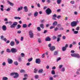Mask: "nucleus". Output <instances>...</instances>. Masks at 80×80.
Segmentation results:
<instances>
[{
  "mask_svg": "<svg viewBox=\"0 0 80 80\" xmlns=\"http://www.w3.org/2000/svg\"><path fill=\"white\" fill-rule=\"evenodd\" d=\"M71 55L72 57H76V58H80V55H79V54L78 53H72L71 54Z\"/></svg>",
  "mask_w": 80,
  "mask_h": 80,
  "instance_id": "nucleus-3",
  "label": "nucleus"
},
{
  "mask_svg": "<svg viewBox=\"0 0 80 80\" xmlns=\"http://www.w3.org/2000/svg\"><path fill=\"white\" fill-rule=\"evenodd\" d=\"M4 38V37L3 36H1V39L3 40V38Z\"/></svg>",
  "mask_w": 80,
  "mask_h": 80,
  "instance_id": "nucleus-49",
  "label": "nucleus"
},
{
  "mask_svg": "<svg viewBox=\"0 0 80 80\" xmlns=\"http://www.w3.org/2000/svg\"><path fill=\"white\" fill-rule=\"evenodd\" d=\"M79 23L78 21H73L71 22V25L72 27H76V26L77 25V23Z\"/></svg>",
  "mask_w": 80,
  "mask_h": 80,
  "instance_id": "nucleus-2",
  "label": "nucleus"
},
{
  "mask_svg": "<svg viewBox=\"0 0 80 80\" xmlns=\"http://www.w3.org/2000/svg\"><path fill=\"white\" fill-rule=\"evenodd\" d=\"M34 73H37V69H35L34 70Z\"/></svg>",
  "mask_w": 80,
  "mask_h": 80,
  "instance_id": "nucleus-47",
  "label": "nucleus"
},
{
  "mask_svg": "<svg viewBox=\"0 0 80 80\" xmlns=\"http://www.w3.org/2000/svg\"><path fill=\"white\" fill-rule=\"evenodd\" d=\"M38 72L39 73H43V69L39 70L38 71Z\"/></svg>",
  "mask_w": 80,
  "mask_h": 80,
  "instance_id": "nucleus-16",
  "label": "nucleus"
},
{
  "mask_svg": "<svg viewBox=\"0 0 80 80\" xmlns=\"http://www.w3.org/2000/svg\"><path fill=\"white\" fill-rule=\"evenodd\" d=\"M45 40V41L47 42H50V41H51V38H50L49 37H47Z\"/></svg>",
  "mask_w": 80,
  "mask_h": 80,
  "instance_id": "nucleus-12",
  "label": "nucleus"
},
{
  "mask_svg": "<svg viewBox=\"0 0 80 80\" xmlns=\"http://www.w3.org/2000/svg\"><path fill=\"white\" fill-rule=\"evenodd\" d=\"M10 75L11 76L15 75L13 76V78H18L19 76V74H18V73L14 72L11 73L10 74Z\"/></svg>",
  "mask_w": 80,
  "mask_h": 80,
  "instance_id": "nucleus-1",
  "label": "nucleus"
},
{
  "mask_svg": "<svg viewBox=\"0 0 80 80\" xmlns=\"http://www.w3.org/2000/svg\"><path fill=\"white\" fill-rule=\"evenodd\" d=\"M47 32V30H45L44 31V33H46Z\"/></svg>",
  "mask_w": 80,
  "mask_h": 80,
  "instance_id": "nucleus-64",
  "label": "nucleus"
},
{
  "mask_svg": "<svg viewBox=\"0 0 80 80\" xmlns=\"http://www.w3.org/2000/svg\"><path fill=\"white\" fill-rule=\"evenodd\" d=\"M41 62V60L39 58L36 59V63H38V64H39Z\"/></svg>",
  "mask_w": 80,
  "mask_h": 80,
  "instance_id": "nucleus-8",
  "label": "nucleus"
},
{
  "mask_svg": "<svg viewBox=\"0 0 80 80\" xmlns=\"http://www.w3.org/2000/svg\"><path fill=\"white\" fill-rule=\"evenodd\" d=\"M62 67H63V65H59V68H62Z\"/></svg>",
  "mask_w": 80,
  "mask_h": 80,
  "instance_id": "nucleus-53",
  "label": "nucleus"
},
{
  "mask_svg": "<svg viewBox=\"0 0 80 80\" xmlns=\"http://www.w3.org/2000/svg\"><path fill=\"white\" fill-rule=\"evenodd\" d=\"M46 12L47 15H50L51 13H52V10L48 8L46 10Z\"/></svg>",
  "mask_w": 80,
  "mask_h": 80,
  "instance_id": "nucleus-4",
  "label": "nucleus"
},
{
  "mask_svg": "<svg viewBox=\"0 0 80 80\" xmlns=\"http://www.w3.org/2000/svg\"><path fill=\"white\" fill-rule=\"evenodd\" d=\"M2 65H3V66H5V65H6V63L5 62H4L2 63Z\"/></svg>",
  "mask_w": 80,
  "mask_h": 80,
  "instance_id": "nucleus-52",
  "label": "nucleus"
},
{
  "mask_svg": "<svg viewBox=\"0 0 80 80\" xmlns=\"http://www.w3.org/2000/svg\"><path fill=\"white\" fill-rule=\"evenodd\" d=\"M18 62H22V58L21 57H19L18 58Z\"/></svg>",
  "mask_w": 80,
  "mask_h": 80,
  "instance_id": "nucleus-24",
  "label": "nucleus"
},
{
  "mask_svg": "<svg viewBox=\"0 0 80 80\" xmlns=\"http://www.w3.org/2000/svg\"><path fill=\"white\" fill-rule=\"evenodd\" d=\"M62 50L63 52H65L67 50V48L65 47H62Z\"/></svg>",
  "mask_w": 80,
  "mask_h": 80,
  "instance_id": "nucleus-21",
  "label": "nucleus"
},
{
  "mask_svg": "<svg viewBox=\"0 0 80 80\" xmlns=\"http://www.w3.org/2000/svg\"><path fill=\"white\" fill-rule=\"evenodd\" d=\"M80 29V27H77L76 29V30H77V31H78V30Z\"/></svg>",
  "mask_w": 80,
  "mask_h": 80,
  "instance_id": "nucleus-45",
  "label": "nucleus"
},
{
  "mask_svg": "<svg viewBox=\"0 0 80 80\" xmlns=\"http://www.w3.org/2000/svg\"><path fill=\"white\" fill-rule=\"evenodd\" d=\"M10 45L12 47L14 46L15 45V42L13 41H11L10 43Z\"/></svg>",
  "mask_w": 80,
  "mask_h": 80,
  "instance_id": "nucleus-13",
  "label": "nucleus"
},
{
  "mask_svg": "<svg viewBox=\"0 0 80 80\" xmlns=\"http://www.w3.org/2000/svg\"><path fill=\"white\" fill-rule=\"evenodd\" d=\"M3 80H8V78L7 77H3L2 78Z\"/></svg>",
  "mask_w": 80,
  "mask_h": 80,
  "instance_id": "nucleus-27",
  "label": "nucleus"
},
{
  "mask_svg": "<svg viewBox=\"0 0 80 80\" xmlns=\"http://www.w3.org/2000/svg\"><path fill=\"white\" fill-rule=\"evenodd\" d=\"M57 17V16L56 14H54L53 16V17H54L55 18H56V17Z\"/></svg>",
  "mask_w": 80,
  "mask_h": 80,
  "instance_id": "nucleus-62",
  "label": "nucleus"
},
{
  "mask_svg": "<svg viewBox=\"0 0 80 80\" xmlns=\"http://www.w3.org/2000/svg\"><path fill=\"white\" fill-rule=\"evenodd\" d=\"M60 18H61V16H58L57 17V18H58V19H60Z\"/></svg>",
  "mask_w": 80,
  "mask_h": 80,
  "instance_id": "nucleus-51",
  "label": "nucleus"
},
{
  "mask_svg": "<svg viewBox=\"0 0 80 80\" xmlns=\"http://www.w3.org/2000/svg\"><path fill=\"white\" fill-rule=\"evenodd\" d=\"M51 73L52 75H55V72L54 70H52L51 72Z\"/></svg>",
  "mask_w": 80,
  "mask_h": 80,
  "instance_id": "nucleus-28",
  "label": "nucleus"
},
{
  "mask_svg": "<svg viewBox=\"0 0 80 80\" xmlns=\"http://www.w3.org/2000/svg\"><path fill=\"white\" fill-rule=\"evenodd\" d=\"M11 51L12 53H16L17 52V49L15 48H12L11 49Z\"/></svg>",
  "mask_w": 80,
  "mask_h": 80,
  "instance_id": "nucleus-6",
  "label": "nucleus"
},
{
  "mask_svg": "<svg viewBox=\"0 0 80 80\" xmlns=\"http://www.w3.org/2000/svg\"><path fill=\"white\" fill-rule=\"evenodd\" d=\"M48 47H50H50H52V44H51V43H49L48 45Z\"/></svg>",
  "mask_w": 80,
  "mask_h": 80,
  "instance_id": "nucleus-57",
  "label": "nucleus"
},
{
  "mask_svg": "<svg viewBox=\"0 0 80 80\" xmlns=\"http://www.w3.org/2000/svg\"><path fill=\"white\" fill-rule=\"evenodd\" d=\"M32 15V13L30 12L28 14V16H31Z\"/></svg>",
  "mask_w": 80,
  "mask_h": 80,
  "instance_id": "nucleus-55",
  "label": "nucleus"
},
{
  "mask_svg": "<svg viewBox=\"0 0 80 80\" xmlns=\"http://www.w3.org/2000/svg\"><path fill=\"white\" fill-rule=\"evenodd\" d=\"M29 34L31 38H33V31H32L30 30L29 31Z\"/></svg>",
  "mask_w": 80,
  "mask_h": 80,
  "instance_id": "nucleus-5",
  "label": "nucleus"
},
{
  "mask_svg": "<svg viewBox=\"0 0 80 80\" xmlns=\"http://www.w3.org/2000/svg\"><path fill=\"white\" fill-rule=\"evenodd\" d=\"M15 42H16V44L17 45L19 44V41L17 40V39H15Z\"/></svg>",
  "mask_w": 80,
  "mask_h": 80,
  "instance_id": "nucleus-29",
  "label": "nucleus"
},
{
  "mask_svg": "<svg viewBox=\"0 0 80 80\" xmlns=\"http://www.w3.org/2000/svg\"><path fill=\"white\" fill-rule=\"evenodd\" d=\"M13 25H14V26H16V25H17L18 24V22H13Z\"/></svg>",
  "mask_w": 80,
  "mask_h": 80,
  "instance_id": "nucleus-30",
  "label": "nucleus"
},
{
  "mask_svg": "<svg viewBox=\"0 0 80 80\" xmlns=\"http://www.w3.org/2000/svg\"><path fill=\"white\" fill-rule=\"evenodd\" d=\"M17 33H18V34H20V33H22V32L20 30H18L17 32Z\"/></svg>",
  "mask_w": 80,
  "mask_h": 80,
  "instance_id": "nucleus-42",
  "label": "nucleus"
},
{
  "mask_svg": "<svg viewBox=\"0 0 80 80\" xmlns=\"http://www.w3.org/2000/svg\"><path fill=\"white\" fill-rule=\"evenodd\" d=\"M10 8H8L6 10V11H7L8 12L10 11Z\"/></svg>",
  "mask_w": 80,
  "mask_h": 80,
  "instance_id": "nucleus-61",
  "label": "nucleus"
},
{
  "mask_svg": "<svg viewBox=\"0 0 80 80\" xmlns=\"http://www.w3.org/2000/svg\"><path fill=\"white\" fill-rule=\"evenodd\" d=\"M6 52L8 53H10V52H11V50H10V49L8 48L6 49Z\"/></svg>",
  "mask_w": 80,
  "mask_h": 80,
  "instance_id": "nucleus-22",
  "label": "nucleus"
},
{
  "mask_svg": "<svg viewBox=\"0 0 80 80\" xmlns=\"http://www.w3.org/2000/svg\"><path fill=\"white\" fill-rule=\"evenodd\" d=\"M58 30V27H56L55 29H54V30L55 31H57Z\"/></svg>",
  "mask_w": 80,
  "mask_h": 80,
  "instance_id": "nucleus-48",
  "label": "nucleus"
},
{
  "mask_svg": "<svg viewBox=\"0 0 80 80\" xmlns=\"http://www.w3.org/2000/svg\"><path fill=\"white\" fill-rule=\"evenodd\" d=\"M57 38V37L55 36H53L52 38V40H56Z\"/></svg>",
  "mask_w": 80,
  "mask_h": 80,
  "instance_id": "nucleus-37",
  "label": "nucleus"
},
{
  "mask_svg": "<svg viewBox=\"0 0 80 80\" xmlns=\"http://www.w3.org/2000/svg\"><path fill=\"white\" fill-rule=\"evenodd\" d=\"M4 52H5V51L3 50L0 52V53L1 55H2V54H3V53H4Z\"/></svg>",
  "mask_w": 80,
  "mask_h": 80,
  "instance_id": "nucleus-40",
  "label": "nucleus"
},
{
  "mask_svg": "<svg viewBox=\"0 0 80 80\" xmlns=\"http://www.w3.org/2000/svg\"><path fill=\"white\" fill-rule=\"evenodd\" d=\"M22 27L23 28H27V26L26 24H22Z\"/></svg>",
  "mask_w": 80,
  "mask_h": 80,
  "instance_id": "nucleus-23",
  "label": "nucleus"
},
{
  "mask_svg": "<svg viewBox=\"0 0 80 80\" xmlns=\"http://www.w3.org/2000/svg\"><path fill=\"white\" fill-rule=\"evenodd\" d=\"M58 52L57 51H55L54 52V55H58Z\"/></svg>",
  "mask_w": 80,
  "mask_h": 80,
  "instance_id": "nucleus-32",
  "label": "nucleus"
},
{
  "mask_svg": "<svg viewBox=\"0 0 80 80\" xmlns=\"http://www.w3.org/2000/svg\"><path fill=\"white\" fill-rule=\"evenodd\" d=\"M65 68H62L61 69V72H65Z\"/></svg>",
  "mask_w": 80,
  "mask_h": 80,
  "instance_id": "nucleus-35",
  "label": "nucleus"
},
{
  "mask_svg": "<svg viewBox=\"0 0 80 80\" xmlns=\"http://www.w3.org/2000/svg\"><path fill=\"white\" fill-rule=\"evenodd\" d=\"M76 73L77 75H80V72H78V71H77Z\"/></svg>",
  "mask_w": 80,
  "mask_h": 80,
  "instance_id": "nucleus-63",
  "label": "nucleus"
},
{
  "mask_svg": "<svg viewBox=\"0 0 80 80\" xmlns=\"http://www.w3.org/2000/svg\"><path fill=\"white\" fill-rule=\"evenodd\" d=\"M40 27L42 29L44 28V24L43 23H41L40 25Z\"/></svg>",
  "mask_w": 80,
  "mask_h": 80,
  "instance_id": "nucleus-14",
  "label": "nucleus"
},
{
  "mask_svg": "<svg viewBox=\"0 0 80 80\" xmlns=\"http://www.w3.org/2000/svg\"><path fill=\"white\" fill-rule=\"evenodd\" d=\"M7 2L8 3V4H9L11 6L13 7V6L14 5V4L13 3H12V2H9V1L8 0Z\"/></svg>",
  "mask_w": 80,
  "mask_h": 80,
  "instance_id": "nucleus-11",
  "label": "nucleus"
},
{
  "mask_svg": "<svg viewBox=\"0 0 80 80\" xmlns=\"http://www.w3.org/2000/svg\"><path fill=\"white\" fill-rule=\"evenodd\" d=\"M10 28H15V26H14L13 24L10 26Z\"/></svg>",
  "mask_w": 80,
  "mask_h": 80,
  "instance_id": "nucleus-31",
  "label": "nucleus"
},
{
  "mask_svg": "<svg viewBox=\"0 0 80 80\" xmlns=\"http://www.w3.org/2000/svg\"><path fill=\"white\" fill-rule=\"evenodd\" d=\"M31 25H32V24L31 23H30L29 24H28V27H30V26H31Z\"/></svg>",
  "mask_w": 80,
  "mask_h": 80,
  "instance_id": "nucleus-60",
  "label": "nucleus"
},
{
  "mask_svg": "<svg viewBox=\"0 0 80 80\" xmlns=\"http://www.w3.org/2000/svg\"><path fill=\"white\" fill-rule=\"evenodd\" d=\"M8 62L9 64H12L13 62V60L11 59L8 58Z\"/></svg>",
  "mask_w": 80,
  "mask_h": 80,
  "instance_id": "nucleus-7",
  "label": "nucleus"
},
{
  "mask_svg": "<svg viewBox=\"0 0 80 80\" xmlns=\"http://www.w3.org/2000/svg\"><path fill=\"white\" fill-rule=\"evenodd\" d=\"M22 9H23V7H21L20 8H18V9H17V11L19 12V11H20V10H22Z\"/></svg>",
  "mask_w": 80,
  "mask_h": 80,
  "instance_id": "nucleus-19",
  "label": "nucleus"
},
{
  "mask_svg": "<svg viewBox=\"0 0 80 80\" xmlns=\"http://www.w3.org/2000/svg\"><path fill=\"white\" fill-rule=\"evenodd\" d=\"M61 0H57V2L58 4H60L61 3Z\"/></svg>",
  "mask_w": 80,
  "mask_h": 80,
  "instance_id": "nucleus-34",
  "label": "nucleus"
},
{
  "mask_svg": "<svg viewBox=\"0 0 80 80\" xmlns=\"http://www.w3.org/2000/svg\"><path fill=\"white\" fill-rule=\"evenodd\" d=\"M49 80H53V78L52 77H50L49 78Z\"/></svg>",
  "mask_w": 80,
  "mask_h": 80,
  "instance_id": "nucleus-50",
  "label": "nucleus"
},
{
  "mask_svg": "<svg viewBox=\"0 0 80 80\" xmlns=\"http://www.w3.org/2000/svg\"><path fill=\"white\" fill-rule=\"evenodd\" d=\"M70 3L71 4H74V3H75V1H72L70 2Z\"/></svg>",
  "mask_w": 80,
  "mask_h": 80,
  "instance_id": "nucleus-44",
  "label": "nucleus"
},
{
  "mask_svg": "<svg viewBox=\"0 0 80 80\" xmlns=\"http://www.w3.org/2000/svg\"><path fill=\"white\" fill-rule=\"evenodd\" d=\"M74 34H77L78 33V31H75L73 32Z\"/></svg>",
  "mask_w": 80,
  "mask_h": 80,
  "instance_id": "nucleus-38",
  "label": "nucleus"
},
{
  "mask_svg": "<svg viewBox=\"0 0 80 80\" xmlns=\"http://www.w3.org/2000/svg\"><path fill=\"white\" fill-rule=\"evenodd\" d=\"M38 42L39 43H42V41H41V39H40V38L38 39Z\"/></svg>",
  "mask_w": 80,
  "mask_h": 80,
  "instance_id": "nucleus-43",
  "label": "nucleus"
},
{
  "mask_svg": "<svg viewBox=\"0 0 80 80\" xmlns=\"http://www.w3.org/2000/svg\"><path fill=\"white\" fill-rule=\"evenodd\" d=\"M61 60V58H58L57 60V62H58L59 60Z\"/></svg>",
  "mask_w": 80,
  "mask_h": 80,
  "instance_id": "nucleus-46",
  "label": "nucleus"
},
{
  "mask_svg": "<svg viewBox=\"0 0 80 80\" xmlns=\"http://www.w3.org/2000/svg\"><path fill=\"white\" fill-rule=\"evenodd\" d=\"M37 29L38 31H41V28H40V27H37Z\"/></svg>",
  "mask_w": 80,
  "mask_h": 80,
  "instance_id": "nucleus-33",
  "label": "nucleus"
},
{
  "mask_svg": "<svg viewBox=\"0 0 80 80\" xmlns=\"http://www.w3.org/2000/svg\"><path fill=\"white\" fill-rule=\"evenodd\" d=\"M60 40V37L58 38L57 39V42H58Z\"/></svg>",
  "mask_w": 80,
  "mask_h": 80,
  "instance_id": "nucleus-41",
  "label": "nucleus"
},
{
  "mask_svg": "<svg viewBox=\"0 0 80 80\" xmlns=\"http://www.w3.org/2000/svg\"><path fill=\"white\" fill-rule=\"evenodd\" d=\"M68 44H66L65 47H64L67 48H68Z\"/></svg>",
  "mask_w": 80,
  "mask_h": 80,
  "instance_id": "nucleus-58",
  "label": "nucleus"
},
{
  "mask_svg": "<svg viewBox=\"0 0 80 80\" xmlns=\"http://www.w3.org/2000/svg\"><path fill=\"white\" fill-rule=\"evenodd\" d=\"M49 49L51 50V51H53V50H55V46H52L49 48Z\"/></svg>",
  "mask_w": 80,
  "mask_h": 80,
  "instance_id": "nucleus-9",
  "label": "nucleus"
},
{
  "mask_svg": "<svg viewBox=\"0 0 80 80\" xmlns=\"http://www.w3.org/2000/svg\"><path fill=\"white\" fill-rule=\"evenodd\" d=\"M66 38V37H65V36H62V39H63V40H65Z\"/></svg>",
  "mask_w": 80,
  "mask_h": 80,
  "instance_id": "nucleus-54",
  "label": "nucleus"
},
{
  "mask_svg": "<svg viewBox=\"0 0 80 80\" xmlns=\"http://www.w3.org/2000/svg\"><path fill=\"white\" fill-rule=\"evenodd\" d=\"M14 63L15 65H16V66H17L18 65V62L17 61H15L14 62Z\"/></svg>",
  "mask_w": 80,
  "mask_h": 80,
  "instance_id": "nucleus-25",
  "label": "nucleus"
},
{
  "mask_svg": "<svg viewBox=\"0 0 80 80\" xmlns=\"http://www.w3.org/2000/svg\"><path fill=\"white\" fill-rule=\"evenodd\" d=\"M32 60H33V58H31L28 59V62H32Z\"/></svg>",
  "mask_w": 80,
  "mask_h": 80,
  "instance_id": "nucleus-26",
  "label": "nucleus"
},
{
  "mask_svg": "<svg viewBox=\"0 0 80 80\" xmlns=\"http://www.w3.org/2000/svg\"><path fill=\"white\" fill-rule=\"evenodd\" d=\"M2 28L3 31H6L7 30V27L6 25H3L2 27Z\"/></svg>",
  "mask_w": 80,
  "mask_h": 80,
  "instance_id": "nucleus-10",
  "label": "nucleus"
},
{
  "mask_svg": "<svg viewBox=\"0 0 80 80\" xmlns=\"http://www.w3.org/2000/svg\"><path fill=\"white\" fill-rule=\"evenodd\" d=\"M35 78H36V79H38V75H36L35 76Z\"/></svg>",
  "mask_w": 80,
  "mask_h": 80,
  "instance_id": "nucleus-39",
  "label": "nucleus"
},
{
  "mask_svg": "<svg viewBox=\"0 0 80 80\" xmlns=\"http://www.w3.org/2000/svg\"><path fill=\"white\" fill-rule=\"evenodd\" d=\"M8 23H9V25H12V23H13V22H12L11 21H10V22H8Z\"/></svg>",
  "mask_w": 80,
  "mask_h": 80,
  "instance_id": "nucleus-56",
  "label": "nucleus"
},
{
  "mask_svg": "<svg viewBox=\"0 0 80 80\" xmlns=\"http://www.w3.org/2000/svg\"><path fill=\"white\" fill-rule=\"evenodd\" d=\"M21 55L22 57H25V54L23 53H22L21 54Z\"/></svg>",
  "mask_w": 80,
  "mask_h": 80,
  "instance_id": "nucleus-36",
  "label": "nucleus"
},
{
  "mask_svg": "<svg viewBox=\"0 0 80 80\" xmlns=\"http://www.w3.org/2000/svg\"><path fill=\"white\" fill-rule=\"evenodd\" d=\"M21 28V25L20 24H18L17 27L16 29H19Z\"/></svg>",
  "mask_w": 80,
  "mask_h": 80,
  "instance_id": "nucleus-20",
  "label": "nucleus"
},
{
  "mask_svg": "<svg viewBox=\"0 0 80 80\" xmlns=\"http://www.w3.org/2000/svg\"><path fill=\"white\" fill-rule=\"evenodd\" d=\"M57 24H58V22L57 21H55L53 22V23L52 24V25L53 26H56V25H57Z\"/></svg>",
  "mask_w": 80,
  "mask_h": 80,
  "instance_id": "nucleus-18",
  "label": "nucleus"
},
{
  "mask_svg": "<svg viewBox=\"0 0 80 80\" xmlns=\"http://www.w3.org/2000/svg\"><path fill=\"white\" fill-rule=\"evenodd\" d=\"M23 37H22L21 38V41H23Z\"/></svg>",
  "mask_w": 80,
  "mask_h": 80,
  "instance_id": "nucleus-59",
  "label": "nucleus"
},
{
  "mask_svg": "<svg viewBox=\"0 0 80 80\" xmlns=\"http://www.w3.org/2000/svg\"><path fill=\"white\" fill-rule=\"evenodd\" d=\"M1 11H2V12H3L4 11V10H3V8H4V6L3 5H1Z\"/></svg>",
  "mask_w": 80,
  "mask_h": 80,
  "instance_id": "nucleus-17",
  "label": "nucleus"
},
{
  "mask_svg": "<svg viewBox=\"0 0 80 80\" xmlns=\"http://www.w3.org/2000/svg\"><path fill=\"white\" fill-rule=\"evenodd\" d=\"M38 12H34V16L35 17H37L38 16Z\"/></svg>",
  "mask_w": 80,
  "mask_h": 80,
  "instance_id": "nucleus-15",
  "label": "nucleus"
}]
</instances>
